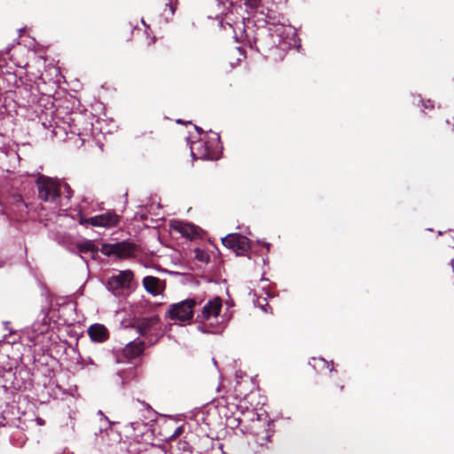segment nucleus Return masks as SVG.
I'll list each match as a JSON object with an SVG mask.
<instances>
[{
	"label": "nucleus",
	"mask_w": 454,
	"mask_h": 454,
	"mask_svg": "<svg viewBox=\"0 0 454 454\" xmlns=\"http://www.w3.org/2000/svg\"><path fill=\"white\" fill-rule=\"evenodd\" d=\"M195 299H186L177 303L171 304L167 312L170 320L185 322L191 320L194 315V307L199 304Z\"/></svg>",
	"instance_id": "nucleus-2"
},
{
	"label": "nucleus",
	"mask_w": 454,
	"mask_h": 454,
	"mask_svg": "<svg viewBox=\"0 0 454 454\" xmlns=\"http://www.w3.org/2000/svg\"><path fill=\"white\" fill-rule=\"evenodd\" d=\"M143 286L153 295H159L164 288V286H161V280L153 276L145 277L143 278Z\"/></svg>",
	"instance_id": "nucleus-12"
},
{
	"label": "nucleus",
	"mask_w": 454,
	"mask_h": 454,
	"mask_svg": "<svg viewBox=\"0 0 454 454\" xmlns=\"http://www.w3.org/2000/svg\"><path fill=\"white\" fill-rule=\"evenodd\" d=\"M177 1L178 0H169L168 3L165 4L163 14L165 15L166 19H168V17H172L175 14Z\"/></svg>",
	"instance_id": "nucleus-18"
},
{
	"label": "nucleus",
	"mask_w": 454,
	"mask_h": 454,
	"mask_svg": "<svg viewBox=\"0 0 454 454\" xmlns=\"http://www.w3.org/2000/svg\"><path fill=\"white\" fill-rule=\"evenodd\" d=\"M78 215H79L78 222L81 225H84V226L89 225V224L90 225V217H89V218L84 217V215L81 212L78 214Z\"/></svg>",
	"instance_id": "nucleus-21"
},
{
	"label": "nucleus",
	"mask_w": 454,
	"mask_h": 454,
	"mask_svg": "<svg viewBox=\"0 0 454 454\" xmlns=\"http://www.w3.org/2000/svg\"><path fill=\"white\" fill-rule=\"evenodd\" d=\"M192 154L201 160H213L215 159V153L213 148L203 141H198L192 144Z\"/></svg>",
	"instance_id": "nucleus-9"
},
{
	"label": "nucleus",
	"mask_w": 454,
	"mask_h": 454,
	"mask_svg": "<svg viewBox=\"0 0 454 454\" xmlns=\"http://www.w3.org/2000/svg\"><path fill=\"white\" fill-rule=\"evenodd\" d=\"M159 322L160 317L158 316L140 318L137 321V331L140 335L145 336L154 325L159 324Z\"/></svg>",
	"instance_id": "nucleus-11"
},
{
	"label": "nucleus",
	"mask_w": 454,
	"mask_h": 454,
	"mask_svg": "<svg viewBox=\"0 0 454 454\" xmlns=\"http://www.w3.org/2000/svg\"><path fill=\"white\" fill-rule=\"evenodd\" d=\"M435 129L441 133H449L454 130V123L447 118L441 117L435 123Z\"/></svg>",
	"instance_id": "nucleus-16"
},
{
	"label": "nucleus",
	"mask_w": 454,
	"mask_h": 454,
	"mask_svg": "<svg viewBox=\"0 0 454 454\" xmlns=\"http://www.w3.org/2000/svg\"><path fill=\"white\" fill-rule=\"evenodd\" d=\"M77 249L80 253H92L96 254L98 249L91 240H85L84 242L77 244Z\"/></svg>",
	"instance_id": "nucleus-17"
},
{
	"label": "nucleus",
	"mask_w": 454,
	"mask_h": 454,
	"mask_svg": "<svg viewBox=\"0 0 454 454\" xmlns=\"http://www.w3.org/2000/svg\"><path fill=\"white\" fill-rule=\"evenodd\" d=\"M424 109H433L434 104L432 101L427 100V102H423Z\"/></svg>",
	"instance_id": "nucleus-24"
},
{
	"label": "nucleus",
	"mask_w": 454,
	"mask_h": 454,
	"mask_svg": "<svg viewBox=\"0 0 454 454\" xmlns=\"http://www.w3.org/2000/svg\"><path fill=\"white\" fill-rule=\"evenodd\" d=\"M134 278L132 270H121L117 275L108 278L106 286L109 291L116 294L124 288H129Z\"/></svg>",
	"instance_id": "nucleus-5"
},
{
	"label": "nucleus",
	"mask_w": 454,
	"mask_h": 454,
	"mask_svg": "<svg viewBox=\"0 0 454 454\" xmlns=\"http://www.w3.org/2000/svg\"><path fill=\"white\" fill-rule=\"evenodd\" d=\"M18 200L21 203L22 206H25L20 196L18 197Z\"/></svg>",
	"instance_id": "nucleus-26"
},
{
	"label": "nucleus",
	"mask_w": 454,
	"mask_h": 454,
	"mask_svg": "<svg viewBox=\"0 0 454 454\" xmlns=\"http://www.w3.org/2000/svg\"><path fill=\"white\" fill-rule=\"evenodd\" d=\"M330 372H334V373L337 375V372H336V371H334L333 368H331V369H330Z\"/></svg>",
	"instance_id": "nucleus-27"
},
{
	"label": "nucleus",
	"mask_w": 454,
	"mask_h": 454,
	"mask_svg": "<svg viewBox=\"0 0 454 454\" xmlns=\"http://www.w3.org/2000/svg\"><path fill=\"white\" fill-rule=\"evenodd\" d=\"M159 454H167L165 451H160Z\"/></svg>",
	"instance_id": "nucleus-28"
},
{
	"label": "nucleus",
	"mask_w": 454,
	"mask_h": 454,
	"mask_svg": "<svg viewBox=\"0 0 454 454\" xmlns=\"http://www.w3.org/2000/svg\"><path fill=\"white\" fill-rule=\"evenodd\" d=\"M38 198L49 203L57 204L60 198V184L57 179L44 175H39L35 180Z\"/></svg>",
	"instance_id": "nucleus-1"
},
{
	"label": "nucleus",
	"mask_w": 454,
	"mask_h": 454,
	"mask_svg": "<svg viewBox=\"0 0 454 454\" xmlns=\"http://www.w3.org/2000/svg\"><path fill=\"white\" fill-rule=\"evenodd\" d=\"M270 437H271V434H270V430L267 429V430H265V436L257 437V442L261 446H263V445H265L266 442H270Z\"/></svg>",
	"instance_id": "nucleus-19"
},
{
	"label": "nucleus",
	"mask_w": 454,
	"mask_h": 454,
	"mask_svg": "<svg viewBox=\"0 0 454 454\" xmlns=\"http://www.w3.org/2000/svg\"><path fill=\"white\" fill-rule=\"evenodd\" d=\"M182 432H183V429L181 427H176L175 432L168 437V440L172 441V440L176 439L177 436H179L181 434Z\"/></svg>",
	"instance_id": "nucleus-23"
},
{
	"label": "nucleus",
	"mask_w": 454,
	"mask_h": 454,
	"mask_svg": "<svg viewBox=\"0 0 454 454\" xmlns=\"http://www.w3.org/2000/svg\"><path fill=\"white\" fill-rule=\"evenodd\" d=\"M312 361L314 362L313 366L316 367L317 364H322L323 366L329 367L328 363L323 359V358H312Z\"/></svg>",
	"instance_id": "nucleus-22"
},
{
	"label": "nucleus",
	"mask_w": 454,
	"mask_h": 454,
	"mask_svg": "<svg viewBox=\"0 0 454 454\" xmlns=\"http://www.w3.org/2000/svg\"><path fill=\"white\" fill-rule=\"evenodd\" d=\"M223 307V301L220 297H215L213 300L208 301L202 308L200 314L197 315L196 320L198 322H204L212 317H217Z\"/></svg>",
	"instance_id": "nucleus-6"
},
{
	"label": "nucleus",
	"mask_w": 454,
	"mask_h": 454,
	"mask_svg": "<svg viewBox=\"0 0 454 454\" xmlns=\"http://www.w3.org/2000/svg\"><path fill=\"white\" fill-rule=\"evenodd\" d=\"M120 223V216L114 211H107L90 217V225L95 227L112 228Z\"/></svg>",
	"instance_id": "nucleus-7"
},
{
	"label": "nucleus",
	"mask_w": 454,
	"mask_h": 454,
	"mask_svg": "<svg viewBox=\"0 0 454 454\" xmlns=\"http://www.w3.org/2000/svg\"><path fill=\"white\" fill-rule=\"evenodd\" d=\"M222 243L235 252L237 255H245L250 250L249 239L239 233L228 234L222 239Z\"/></svg>",
	"instance_id": "nucleus-4"
},
{
	"label": "nucleus",
	"mask_w": 454,
	"mask_h": 454,
	"mask_svg": "<svg viewBox=\"0 0 454 454\" xmlns=\"http://www.w3.org/2000/svg\"><path fill=\"white\" fill-rule=\"evenodd\" d=\"M137 247L133 242L121 241L113 244H103L101 252L106 255H114L119 259H127L135 255Z\"/></svg>",
	"instance_id": "nucleus-3"
},
{
	"label": "nucleus",
	"mask_w": 454,
	"mask_h": 454,
	"mask_svg": "<svg viewBox=\"0 0 454 454\" xmlns=\"http://www.w3.org/2000/svg\"><path fill=\"white\" fill-rule=\"evenodd\" d=\"M88 334L91 340L95 342H104L109 339L107 328L100 324H95L89 327Z\"/></svg>",
	"instance_id": "nucleus-10"
},
{
	"label": "nucleus",
	"mask_w": 454,
	"mask_h": 454,
	"mask_svg": "<svg viewBox=\"0 0 454 454\" xmlns=\"http://www.w3.org/2000/svg\"><path fill=\"white\" fill-rule=\"evenodd\" d=\"M273 35L270 32L266 31L264 33L257 34V36L254 38V45L257 51H266L270 50L271 47L266 45L267 39H272Z\"/></svg>",
	"instance_id": "nucleus-14"
},
{
	"label": "nucleus",
	"mask_w": 454,
	"mask_h": 454,
	"mask_svg": "<svg viewBox=\"0 0 454 454\" xmlns=\"http://www.w3.org/2000/svg\"><path fill=\"white\" fill-rule=\"evenodd\" d=\"M262 0H245V4L250 9H257Z\"/></svg>",
	"instance_id": "nucleus-20"
},
{
	"label": "nucleus",
	"mask_w": 454,
	"mask_h": 454,
	"mask_svg": "<svg viewBox=\"0 0 454 454\" xmlns=\"http://www.w3.org/2000/svg\"><path fill=\"white\" fill-rule=\"evenodd\" d=\"M66 188L68 191V197H70L73 192L71 191L70 186L67 185Z\"/></svg>",
	"instance_id": "nucleus-25"
},
{
	"label": "nucleus",
	"mask_w": 454,
	"mask_h": 454,
	"mask_svg": "<svg viewBox=\"0 0 454 454\" xmlns=\"http://www.w3.org/2000/svg\"><path fill=\"white\" fill-rule=\"evenodd\" d=\"M145 350V342L130 341L122 349L121 357H118V362L122 363L124 361H131L139 357Z\"/></svg>",
	"instance_id": "nucleus-8"
},
{
	"label": "nucleus",
	"mask_w": 454,
	"mask_h": 454,
	"mask_svg": "<svg viewBox=\"0 0 454 454\" xmlns=\"http://www.w3.org/2000/svg\"><path fill=\"white\" fill-rule=\"evenodd\" d=\"M344 387L345 384L343 380L333 379L328 387V394L331 397L337 398L340 395Z\"/></svg>",
	"instance_id": "nucleus-15"
},
{
	"label": "nucleus",
	"mask_w": 454,
	"mask_h": 454,
	"mask_svg": "<svg viewBox=\"0 0 454 454\" xmlns=\"http://www.w3.org/2000/svg\"><path fill=\"white\" fill-rule=\"evenodd\" d=\"M173 229L178 231L183 237L192 239L198 235L197 229L194 225L183 223L176 222L172 225Z\"/></svg>",
	"instance_id": "nucleus-13"
}]
</instances>
